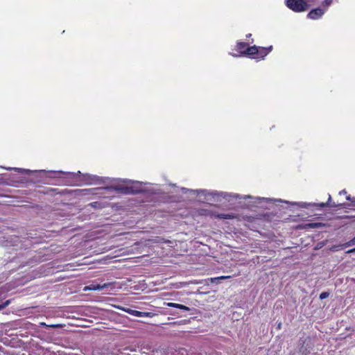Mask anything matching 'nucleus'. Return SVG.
Instances as JSON below:
<instances>
[{
    "label": "nucleus",
    "instance_id": "obj_1",
    "mask_svg": "<svg viewBox=\"0 0 355 355\" xmlns=\"http://www.w3.org/2000/svg\"><path fill=\"white\" fill-rule=\"evenodd\" d=\"M141 182H136L132 186H116L112 187L115 191H119L125 194H135L142 191L141 188Z\"/></svg>",
    "mask_w": 355,
    "mask_h": 355
},
{
    "label": "nucleus",
    "instance_id": "obj_2",
    "mask_svg": "<svg viewBox=\"0 0 355 355\" xmlns=\"http://www.w3.org/2000/svg\"><path fill=\"white\" fill-rule=\"evenodd\" d=\"M286 5L288 8L297 12L305 11L308 8L306 2L303 0H287Z\"/></svg>",
    "mask_w": 355,
    "mask_h": 355
},
{
    "label": "nucleus",
    "instance_id": "obj_3",
    "mask_svg": "<svg viewBox=\"0 0 355 355\" xmlns=\"http://www.w3.org/2000/svg\"><path fill=\"white\" fill-rule=\"evenodd\" d=\"M331 197L329 195L327 202H322V203H307V202H298L297 203L298 206H300L302 208H307L309 207H318L320 208H323L325 207H336L337 205L333 202H331Z\"/></svg>",
    "mask_w": 355,
    "mask_h": 355
},
{
    "label": "nucleus",
    "instance_id": "obj_4",
    "mask_svg": "<svg viewBox=\"0 0 355 355\" xmlns=\"http://www.w3.org/2000/svg\"><path fill=\"white\" fill-rule=\"evenodd\" d=\"M182 190L184 192L186 191H189V189H186V188H182ZM189 191L191 192H193V193H208V194H210V195H212V196H216V195H220V196H223V198H227L228 196L230 197H234L235 198H237L239 197V196L238 194H232V193H218L216 192H211V193H208L207 191L206 190H189Z\"/></svg>",
    "mask_w": 355,
    "mask_h": 355
},
{
    "label": "nucleus",
    "instance_id": "obj_5",
    "mask_svg": "<svg viewBox=\"0 0 355 355\" xmlns=\"http://www.w3.org/2000/svg\"><path fill=\"white\" fill-rule=\"evenodd\" d=\"M324 10H322V8H318L311 10L309 12L307 17H308V18L311 19H317L321 17L324 15Z\"/></svg>",
    "mask_w": 355,
    "mask_h": 355
},
{
    "label": "nucleus",
    "instance_id": "obj_6",
    "mask_svg": "<svg viewBox=\"0 0 355 355\" xmlns=\"http://www.w3.org/2000/svg\"><path fill=\"white\" fill-rule=\"evenodd\" d=\"M109 286H110V283H107V284H103V285L101 284H91L89 286H87L84 288L83 291H100V290H102L103 288H107Z\"/></svg>",
    "mask_w": 355,
    "mask_h": 355
},
{
    "label": "nucleus",
    "instance_id": "obj_7",
    "mask_svg": "<svg viewBox=\"0 0 355 355\" xmlns=\"http://www.w3.org/2000/svg\"><path fill=\"white\" fill-rule=\"evenodd\" d=\"M259 52L257 53V58H263L266 55H268L272 49V46H270L268 48L266 47H258Z\"/></svg>",
    "mask_w": 355,
    "mask_h": 355
},
{
    "label": "nucleus",
    "instance_id": "obj_8",
    "mask_svg": "<svg viewBox=\"0 0 355 355\" xmlns=\"http://www.w3.org/2000/svg\"><path fill=\"white\" fill-rule=\"evenodd\" d=\"M7 292V290L1 287L0 288V300L6 296V293ZM10 303V300H6L5 302L1 303L0 304V311L4 309L6 306H7Z\"/></svg>",
    "mask_w": 355,
    "mask_h": 355
},
{
    "label": "nucleus",
    "instance_id": "obj_9",
    "mask_svg": "<svg viewBox=\"0 0 355 355\" xmlns=\"http://www.w3.org/2000/svg\"><path fill=\"white\" fill-rule=\"evenodd\" d=\"M248 48L247 44L243 42H239L237 43L236 46V50L240 52L241 53H246V49Z\"/></svg>",
    "mask_w": 355,
    "mask_h": 355
},
{
    "label": "nucleus",
    "instance_id": "obj_10",
    "mask_svg": "<svg viewBox=\"0 0 355 355\" xmlns=\"http://www.w3.org/2000/svg\"><path fill=\"white\" fill-rule=\"evenodd\" d=\"M169 307H174L177 308L183 311H189L190 309L183 304H177V303H173V302H168L166 304Z\"/></svg>",
    "mask_w": 355,
    "mask_h": 355
},
{
    "label": "nucleus",
    "instance_id": "obj_11",
    "mask_svg": "<svg viewBox=\"0 0 355 355\" xmlns=\"http://www.w3.org/2000/svg\"><path fill=\"white\" fill-rule=\"evenodd\" d=\"M258 52H259L258 46H250V47L247 48L245 54H248L250 55H256V54L257 55Z\"/></svg>",
    "mask_w": 355,
    "mask_h": 355
},
{
    "label": "nucleus",
    "instance_id": "obj_12",
    "mask_svg": "<svg viewBox=\"0 0 355 355\" xmlns=\"http://www.w3.org/2000/svg\"><path fill=\"white\" fill-rule=\"evenodd\" d=\"M114 307L117 309H119V310H122L126 313H130V315H132V312H134V310L132 309H128V308H125V307H123L121 306H119V305H114Z\"/></svg>",
    "mask_w": 355,
    "mask_h": 355
},
{
    "label": "nucleus",
    "instance_id": "obj_13",
    "mask_svg": "<svg viewBox=\"0 0 355 355\" xmlns=\"http://www.w3.org/2000/svg\"><path fill=\"white\" fill-rule=\"evenodd\" d=\"M6 169L7 170H14L15 171H19L21 173H31L33 172L31 170L24 169V168H7Z\"/></svg>",
    "mask_w": 355,
    "mask_h": 355
},
{
    "label": "nucleus",
    "instance_id": "obj_14",
    "mask_svg": "<svg viewBox=\"0 0 355 355\" xmlns=\"http://www.w3.org/2000/svg\"><path fill=\"white\" fill-rule=\"evenodd\" d=\"M218 217L219 218H223V219H231V218H234L233 214H224L218 215Z\"/></svg>",
    "mask_w": 355,
    "mask_h": 355
},
{
    "label": "nucleus",
    "instance_id": "obj_15",
    "mask_svg": "<svg viewBox=\"0 0 355 355\" xmlns=\"http://www.w3.org/2000/svg\"><path fill=\"white\" fill-rule=\"evenodd\" d=\"M146 313L144 312H141L139 311L134 310V312H132V315L137 316V317H142L144 316Z\"/></svg>",
    "mask_w": 355,
    "mask_h": 355
},
{
    "label": "nucleus",
    "instance_id": "obj_16",
    "mask_svg": "<svg viewBox=\"0 0 355 355\" xmlns=\"http://www.w3.org/2000/svg\"><path fill=\"white\" fill-rule=\"evenodd\" d=\"M329 295V293H327V292H322L320 294V296H319V298L320 300H324L326 298H327Z\"/></svg>",
    "mask_w": 355,
    "mask_h": 355
},
{
    "label": "nucleus",
    "instance_id": "obj_17",
    "mask_svg": "<svg viewBox=\"0 0 355 355\" xmlns=\"http://www.w3.org/2000/svg\"><path fill=\"white\" fill-rule=\"evenodd\" d=\"M230 276H220V277H215V278H212L211 279V282H215L217 280H219V279H228L230 278Z\"/></svg>",
    "mask_w": 355,
    "mask_h": 355
},
{
    "label": "nucleus",
    "instance_id": "obj_18",
    "mask_svg": "<svg viewBox=\"0 0 355 355\" xmlns=\"http://www.w3.org/2000/svg\"><path fill=\"white\" fill-rule=\"evenodd\" d=\"M354 244H355V241H353V239H352L351 241L343 244L342 246L343 247H349Z\"/></svg>",
    "mask_w": 355,
    "mask_h": 355
},
{
    "label": "nucleus",
    "instance_id": "obj_19",
    "mask_svg": "<svg viewBox=\"0 0 355 355\" xmlns=\"http://www.w3.org/2000/svg\"><path fill=\"white\" fill-rule=\"evenodd\" d=\"M354 244H355V241H353V239H352L351 241L343 244L342 246L343 247H349Z\"/></svg>",
    "mask_w": 355,
    "mask_h": 355
},
{
    "label": "nucleus",
    "instance_id": "obj_20",
    "mask_svg": "<svg viewBox=\"0 0 355 355\" xmlns=\"http://www.w3.org/2000/svg\"><path fill=\"white\" fill-rule=\"evenodd\" d=\"M64 325L62 324H49V327H51V328H61Z\"/></svg>",
    "mask_w": 355,
    "mask_h": 355
},
{
    "label": "nucleus",
    "instance_id": "obj_21",
    "mask_svg": "<svg viewBox=\"0 0 355 355\" xmlns=\"http://www.w3.org/2000/svg\"><path fill=\"white\" fill-rule=\"evenodd\" d=\"M332 0H324L322 3L323 6L328 7L331 5Z\"/></svg>",
    "mask_w": 355,
    "mask_h": 355
},
{
    "label": "nucleus",
    "instance_id": "obj_22",
    "mask_svg": "<svg viewBox=\"0 0 355 355\" xmlns=\"http://www.w3.org/2000/svg\"><path fill=\"white\" fill-rule=\"evenodd\" d=\"M307 226L309 227L314 228V227H319L320 224L319 223H309L307 225Z\"/></svg>",
    "mask_w": 355,
    "mask_h": 355
},
{
    "label": "nucleus",
    "instance_id": "obj_23",
    "mask_svg": "<svg viewBox=\"0 0 355 355\" xmlns=\"http://www.w3.org/2000/svg\"><path fill=\"white\" fill-rule=\"evenodd\" d=\"M341 247H343L342 245L333 246L331 248V250L332 251H338L340 249V248H341Z\"/></svg>",
    "mask_w": 355,
    "mask_h": 355
},
{
    "label": "nucleus",
    "instance_id": "obj_24",
    "mask_svg": "<svg viewBox=\"0 0 355 355\" xmlns=\"http://www.w3.org/2000/svg\"><path fill=\"white\" fill-rule=\"evenodd\" d=\"M39 325H40V327H49V324H47L43 322H40Z\"/></svg>",
    "mask_w": 355,
    "mask_h": 355
},
{
    "label": "nucleus",
    "instance_id": "obj_25",
    "mask_svg": "<svg viewBox=\"0 0 355 355\" xmlns=\"http://www.w3.org/2000/svg\"><path fill=\"white\" fill-rule=\"evenodd\" d=\"M353 252H355V248H353V249H351V250H349L347 251V254H351V253H353Z\"/></svg>",
    "mask_w": 355,
    "mask_h": 355
},
{
    "label": "nucleus",
    "instance_id": "obj_26",
    "mask_svg": "<svg viewBox=\"0 0 355 355\" xmlns=\"http://www.w3.org/2000/svg\"><path fill=\"white\" fill-rule=\"evenodd\" d=\"M346 193H347V192H346V191H345V190H343V191H340V192H339V194H340V195H341V194H346Z\"/></svg>",
    "mask_w": 355,
    "mask_h": 355
},
{
    "label": "nucleus",
    "instance_id": "obj_27",
    "mask_svg": "<svg viewBox=\"0 0 355 355\" xmlns=\"http://www.w3.org/2000/svg\"><path fill=\"white\" fill-rule=\"evenodd\" d=\"M51 173H63L64 172L62 171H50Z\"/></svg>",
    "mask_w": 355,
    "mask_h": 355
},
{
    "label": "nucleus",
    "instance_id": "obj_28",
    "mask_svg": "<svg viewBox=\"0 0 355 355\" xmlns=\"http://www.w3.org/2000/svg\"><path fill=\"white\" fill-rule=\"evenodd\" d=\"M146 314L144 315V316H150L151 315V313H148V312H144Z\"/></svg>",
    "mask_w": 355,
    "mask_h": 355
},
{
    "label": "nucleus",
    "instance_id": "obj_29",
    "mask_svg": "<svg viewBox=\"0 0 355 355\" xmlns=\"http://www.w3.org/2000/svg\"><path fill=\"white\" fill-rule=\"evenodd\" d=\"M346 198H347V200H351V197H350V196H347L346 197Z\"/></svg>",
    "mask_w": 355,
    "mask_h": 355
},
{
    "label": "nucleus",
    "instance_id": "obj_30",
    "mask_svg": "<svg viewBox=\"0 0 355 355\" xmlns=\"http://www.w3.org/2000/svg\"><path fill=\"white\" fill-rule=\"evenodd\" d=\"M250 36H251V34H248V35H247V37H250Z\"/></svg>",
    "mask_w": 355,
    "mask_h": 355
},
{
    "label": "nucleus",
    "instance_id": "obj_31",
    "mask_svg": "<svg viewBox=\"0 0 355 355\" xmlns=\"http://www.w3.org/2000/svg\"><path fill=\"white\" fill-rule=\"evenodd\" d=\"M259 200H266V199L264 198H259Z\"/></svg>",
    "mask_w": 355,
    "mask_h": 355
},
{
    "label": "nucleus",
    "instance_id": "obj_32",
    "mask_svg": "<svg viewBox=\"0 0 355 355\" xmlns=\"http://www.w3.org/2000/svg\"><path fill=\"white\" fill-rule=\"evenodd\" d=\"M308 1H311V2H312V1H313L314 0H308Z\"/></svg>",
    "mask_w": 355,
    "mask_h": 355
}]
</instances>
